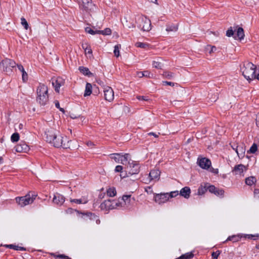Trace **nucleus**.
I'll return each instance as SVG.
<instances>
[{"mask_svg":"<svg viewBox=\"0 0 259 259\" xmlns=\"http://www.w3.org/2000/svg\"><path fill=\"white\" fill-rule=\"evenodd\" d=\"M46 141L57 148H70L71 141L63 137L59 132L53 128H47L45 132Z\"/></svg>","mask_w":259,"mask_h":259,"instance_id":"obj_1","label":"nucleus"},{"mask_svg":"<svg viewBox=\"0 0 259 259\" xmlns=\"http://www.w3.org/2000/svg\"><path fill=\"white\" fill-rule=\"evenodd\" d=\"M256 69V66L249 62L244 63L240 67V70L243 76L247 80L255 79V72Z\"/></svg>","mask_w":259,"mask_h":259,"instance_id":"obj_2","label":"nucleus"},{"mask_svg":"<svg viewBox=\"0 0 259 259\" xmlns=\"http://www.w3.org/2000/svg\"><path fill=\"white\" fill-rule=\"evenodd\" d=\"M135 22L138 27L143 31H149L151 29V22L150 20L145 16L140 15L136 17Z\"/></svg>","mask_w":259,"mask_h":259,"instance_id":"obj_3","label":"nucleus"},{"mask_svg":"<svg viewBox=\"0 0 259 259\" xmlns=\"http://www.w3.org/2000/svg\"><path fill=\"white\" fill-rule=\"evenodd\" d=\"M79 5V8L87 13L94 11L96 8L95 4L93 3L92 0H76Z\"/></svg>","mask_w":259,"mask_h":259,"instance_id":"obj_4","label":"nucleus"},{"mask_svg":"<svg viewBox=\"0 0 259 259\" xmlns=\"http://www.w3.org/2000/svg\"><path fill=\"white\" fill-rule=\"evenodd\" d=\"M36 198L34 195H31L30 193L23 197H18L15 198L17 203L21 207L31 204Z\"/></svg>","mask_w":259,"mask_h":259,"instance_id":"obj_5","label":"nucleus"},{"mask_svg":"<svg viewBox=\"0 0 259 259\" xmlns=\"http://www.w3.org/2000/svg\"><path fill=\"white\" fill-rule=\"evenodd\" d=\"M121 203H118L115 200H106L101 204L100 207L102 209H112L122 206Z\"/></svg>","mask_w":259,"mask_h":259,"instance_id":"obj_6","label":"nucleus"},{"mask_svg":"<svg viewBox=\"0 0 259 259\" xmlns=\"http://www.w3.org/2000/svg\"><path fill=\"white\" fill-rule=\"evenodd\" d=\"M126 172H128L127 177H128L130 175L132 176L138 174L140 171V167L136 162L134 161L131 162L128 161L126 167Z\"/></svg>","mask_w":259,"mask_h":259,"instance_id":"obj_7","label":"nucleus"},{"mask_svg":"<svg viewBox=\"0 0 259 259\" xmlns=\"http://www.w3.org/2000/svg\"><path fill=\"white\" fill-rule=\"evenodd\" d=\"M115 115L117 116H121L126 115L131 112L130 108L125 105L118 104L114 108Z\"/></svg>","mask_w":259,"mask_h":259,"instance_id":"obj_8","label":"nucleus"},{"mask_svg":"<svg viewBox=\"0 0 259 259\" xmlns=\"http://www.w3.org/2000/svg\"><path fill=\"white\" fill-rule=\"evenodd\" d=\"M16 63L12 60L6 59L0 63V69L7 72H11V68L15 66Z\"/></svg>","mask_w":259,"mask_h":259,"instance_id":"obj_9","label":"nucleus"},{"mask_svg":"<svg viewBox=\"0 0 259 259\" xmlns=\"http://www.w3.org/2000/svg\"><path fill=\"white\" fill-rule=\"evenodd\" d=\"M105 99L108 102H112L114 98V91L113 89L108 86L104 88Z\"/></svg>","mask_w":259,"mask_h":259,"instance_id":"obj_10","label":"nucleus"},{"mask_svg":"<svg viewBox=\"0 0 259 259\" xmlns=\"http://www.w3.org/2000/svg\"><path fill=\"white\" fill-rule=\"evenodd\" d=\"M169 200L168 193L157 194L154 196V200L158 204H162L167 202Z\"/></svg>","mask_w":259,"mask_h":259,"instance_id":"obj_11","label":"nucleus"},{"mask_svg":"<svg viewBox=\"0 0 259 259\" xmlns=\"http://www.w3.org/2000/svg\"><path fill=\"white\" fill-rule=\"evenodd\" d=\"M197 163L200 167L206 169L209 168L211 164L209 159L206 158H198L197 160Z\"/></svg>","mask_w":259,"mask_h":259,"instance_id":"obj_12","label":"nucleus"},{"mask_svg":"<svg viewBox=\"0 0 259 259\" xmlns=\"http://www.w3.org/2000/svg\"><path fill=\"white\" fill-rule=\"evenodd\" d=\"M65 201V198L62 195H60V194L56 193L54 195L53 202L57 204V205H62L63 204V203Z\"/></svg>","mask_w":259,"mask_h":259,"instance_id":"obj_13","label":"nucleus"},{"mask_svg":"<svg viewBox=\"0 0 259 259\" xmlns=\"http://www.w3.org/2000/svg\"><path fill=\"white\" fill-rule=\"evenodd\" d=\"M64 81L61 78H58L52 81V85L55 88V91L59 93L60 88L64 85Z\"/></svg>","mask_w":259,"mask_h":259,"instance_id":"obj_14","label":"nucleus"},{"mask_svg":"<svg viewBox=\"0 0 259 259\" xmlns=\"http://www.w3.org/2000/svg\"><path fill=\"white\" fill-rule=\"evenodd\" d=\"M48 91L47 86L44 84H40L37 89V95H48Z\"/></svg>","mask_w":259,"mask_h":259,"instance_id":"obj_15","label":"nucleus"},{"mask_svg":"<svg viewBox=\"0 0 259 259\" xmlns=\"http://www.w3.org/2000/svg\"><path fill=\"white\" fill-rule=\"evenodd\" d=\"M29 148L28 145L25 143H20L15 147V150L17 152H26Z\"/></svg>","mask_w":259,"mask_h":259,"instance_id":"obj_16","label":"nucleus"},{"mask_svg":"<svg viewBox=\"0 0 259 259\" xmlns=\"http://www.w3.org/2000/svg\"><path fill=\"white\" fill-rule=\"evenodd\" d=\"M163 66V60L161 58H155L152 61V66L154 68L161 69Z\"/></svg>","mask_w":259,"mask_h":259,"instance_id":"obj_17","label":"nucleus"},{"mask_svg":"<svg viewBox=\"0 0 259 259\" xmlns=\"http://www.w3.org/2000/svg\"><path fill=\"white\" fill-rule=\"evenodd\" d=\"M48 95H37L36 101L41 105H45L48 101Z\"/></svg>","mask_w":259,"mask_h":259,"instance_id":"obj_18","label":"nucleus"},{"mask_svg":"<svg viewBox=\"0 0 259 259\" xmlns=\"http://www.w3.org/2000/svg\"><path fill=\"white\" fill-rule=\"evenodd\" d=\"M160 171L158 169H154L149 173V177L151 180L158 181L159 179Z\"/></svg>","mask_w":259,"mask_h":259,"instance_id":"obj_19","label":"nucleus"},{"mask_svg":"<svg viewBox=\"0 0 259 259\" xmlns=\"http://www.w3.org/2000/svg\"><path fill=\"white\" fill-rule=\"evenodd\" d=\"M233 148L235 150L239 158H242L244 156L245 149L243 146H238L236 148Z\"/></svg>","mask_w":259,"mask_h":259,"instance_id":"obj_20","label":"nucleus"},{"mask_svg":"<svg viewBox=\"0 0 259 259\" xmlns=\"http://www.w3.org/2000/svg\"><path fill=\"white\" fill-rule=\"evenodd\" d=\"M208 191L218 196H222L224 194L223 190L217 189L214 186H210L208 187Z\"/></svg>","mask_w":259,"mask_h":259,"instance_id":"obj_21","label":"nucleus"},{"mask_svg":"<svg viewBox=\"0 0 259 259\" xmlns=\"http://www.w3.org/2000/svg\"><path fill=\"white\" fill-rule=\"evenodd\" d=\"M131 195H123L122 196L121 200L122 202H118V203H121L123 205L122 207H125L126 206H128L130 204L131 202ZM119 207H122V206H119Z\"/></svg>","mask_w":259,"mask_h":259,"instance_id":"obj_22","label":"nucleus"},{"mask_svg":"<svg viewBox=\"0 0 259 259\" xmlns=\"http://www.w3.org/2000/svg\"><path fill=\"white\" fill-rule=\"evenodd\" d=\"M178 29V25L174 24H168L166 27V32L167 34L170 32H176Z\"/></svg>","mask_w":259,"mask_h":259,"instance_id":"obj_23","label":"nucleus"},{"mask_svg":"<svg viewBox=\"0 0 259 259\" xmlns=\"http://www.w3.org/2000/svg\"><path fill=\"white\" fill-rule=\"evenodd\" d=\"M190 193L191 190L190 188L185 187L181 190L180 194L185 198H188L190 197Z\"/></svg>","mask_w":259,"mask_h":259,"instance_id":"obj_24","label":"nucleus"},{"mask_svg":"<svg viewBox=\"0 0 259 259\" xmlns=\"http://www.w3.org/2000/svg\"><path fill=\"white\" fill-rule=\"evenodd\" d=\"M244 35L243 29L242 27H239L234 37L235 39H239L241 40L244 38Z\"/></svg>","mask_w":259,"mask_h":259,"instance_id":"obj_25","label":"nucleus"},{"mask_svg":"<svg viewBox=\"0 0 259 259\" xmlns=\"http://www.w3.org/2000/svg\"><path fill=\"white\" fill-rule=\"evenodd\" d=\"M137 75L140 78H142L144 76L148 77V78L153 77V74L148 71H144L143 72H137Z\"/></svg>","mask_w":259,"mask_h":259,"instance_id":"obj_26","label":"nucleus"},{"mask_svg":"<svg viewBox=\"0 0 259 259\" xmlns=\"http://www.w3.org/2000/svg\"><path fill=\"white\" fill-rule=\"evenodd\" d=\"M245 169V167L243 164H239L235 166L233 172H235V175H239L242 174L244 169Z\"/></svg>","mask_w":259,"mask_h":259,"instance_id":"obj_27","label":"nucleus"},{"mask_svg":"<svg viewBox=\"0 0 259 259\" xmlns=\"http://www.w3.org/2000/svg\"><path fill=\"white\" fill-rule=\"evenodd\" d=\"M70 201L71 202H74L77 204H85L88 201V198L85 196L82 197L80 199H71Z\"/></svg>","mask_w":259,"mask_h":259,"instance_id":"obj_28","label":"nucleus"},{"mask_svg":"<svg viewBox=\"0 0 259 259\" xmlns=\"http://www.w3.org/2000/svg\"><path fill=\"white\" fill-rule=\"evenodd\" d=\"M19 70L22 72V80L23 81H26L28 79V75L26 71L24 70L23 67L21 65H17Z\"/></svg>","mask_w":259,"mask_h":259,"instance_id":"obj_29","label":"nucleus"},{"mask_svg":"<svg viewBox=\"0 0 259 259\" xmlns=\"http://www.w3.org/2000/svg\"><path fill=\"white\" fill-rule=\"evenodd\" d=\"M92 92V86L90 83H87L85 86V92L84 94V96H89L91 94Z\"/></svg>","mask_w":259,"mask_h":259,"instance_id":"obj_30","label":"nucleus"},{"mask_svg":"<svg viewBox=\"0 0 259 259\" xmlns=\"http://www.w3.org/2000/svg\"><path fill=\"white\" fill-rule=\"evenodd\" d=\"M79 70L83 73L85 75H88L90 76L92 75L93 74L90 71L89 69L83 66L80 67L79 68Z\"/></svg>","mask_w":259,"mask_h":259,"instance_id":"obj_31","label":"nucleus"},{"mask_svg":"<svg viewBox=\"0 0 259 259\" xmlns=\"http://www.w3.org/2000/svg\"><path fill=\"white\" fill-rule=\"evenodd\" d=\"M121 156V155L118 153H114L110 154L111 158L114 159L115 161V162L117 163L120 162Z\"/></svg>","mask_w":259,"mask_h":259,"instance_id":"obj_32","label":"nucleus"},{"mask_svg":"<svg viewBox=\"0 0 259 259\" xmlns=\"http://www.w3.org/2000/svg\"><path fill=\"white\" fill-rule=\"evenodd\" d=\"M256 182V179L254 177H250L245 179V183L249 186L252 185Z\"/></svg>","mask_w":259,"mask_h":259,"instance_id":"obj_33","label":"nucleus"},{"mask_svg":"<svg viewBox=\"0 0 259 259\" xmlns=\"http://www.w3.org/2000/svg\"><path fill=\"white\" fill-rule=\"evenodd\" d=\"M130 157V155L128 154H125L121 156L120 158V162L122 164H124L126 166L127 165L126 163V162L128 161Z\"/></svg>","mask_w":259,"mask_h":259,"instance_id":"obj_34","label":"nucleus"},{"mask_svg":"<svg viewBox=\"0 0 259 259\" xmlns=\"http://www.w3.org/2000/svg\"><path fill=\"white\" fill-rule=\"evenodd\" d=\"M107 195L109 197H113L116 195V191L115 188H110L107 191Z\"/></svg>","mask_w":259,"mask_h":259,"instance_id":"obj_35","label":"nucleus"},{"mask_svg":"<svg viewBox=\"0 0 259 259\" xmlns=\"http://www.w3.org/2000/svg\"><path fill=\"white\" fill-rule=\"evenodd\" d=\"M242 235H233L232 236H229L226 241H231L233 240L234 241H238L239 239L242 237Z\"/></svg>","mask_w":259,"mask_h":259,"instance_id":"obj_36","label":"nucleus"},{"mask_svg":"<svg viewBox=\"0 0 259 259\" xmlns=\"http://www.w3.org/2000/svg\"><path fill=\"white\" fill-rule=\"evenodd\" d=\"M121 48L120 45H117L115 46L114 49V54L115 56L116 57H118L120 55V51L119 49Z\"/></svg>","mask_w":259,"mask_h":259,"instance_id":"obj_37","label":"nucleus"},{"mask_svg":"<svg viewBox=\"0 0 259 259\" xmlns=\"http://www.w3.org/2000/svg\"><path fill=\"white\" fill-rule=\"evenodd\" d=\"M85 32L89 33V34H91L92 35H95L96 34H99V32L98 31L99 30H94L93 29H92L91 27H87L85 28Z\"/></svg>","mask_w":259,"mask_h":259,"instance_id":"obj_38","label":"nucleus"},{"mask_svg":"<svg viewBox=\"0 0 259 259\" xmlns=\"http://www.w3.org/2000/svg\"><path fill=\"white\" fill-rule=\"evenodd\" d=\"M11 140L13 142H18L19 140V135L18 133H14L11 137Z\"/></svg>","mask_w":259,"mask_h":259,"instance_id":"obj_39","label":"nucleus"},{"mask_svg":"<svg viewBox=\"0 0 259 259\" xmlns=\"http://www.w3.org/2000/svg\"><path fill=\"white\" fill-rule=\"evenodd\" d=\"M99 34H102L103 35H110L111 33V30L109 28H106L104 30H99Z\"/></svg>","mask_w":259,"mask_h":259,"instance_id":"obj_40","label":"nucleus"},{"mask_svg":"<svg viewBox=\"0 0 259 259\" xmlns=\"http://www.w3.org/2000/svg\"><path fill=\"white\" fill-rule=\"evenodd\" d=\"M205 50L206 51H208L209 54H211V53L214 52L215 51H216L217 48H216V47L215 46H210V45H207L205 47Z\"/></svg>","mask_w":259,"mask_h":259,"instance_id":"obj_41","label":"nucleus"},{"mask_svg":"<svg viewBox=\"0 0 259 259\" xmlns=\"http://www.w3.org/2000/svg\"><path fill=\"white\" fill-rule=\"evenodd\" d=\"M206 186L203 187L202 186H201L198 190V194L199 195L204 194L206 191Z\"/></svg>","mask_w":259,"mask_h":259,"instance_id":"obj_42","label":"nucleus"},{"mask_svg":"<svg viewBox=\"0 0 259 259\" xmlns=\"http://www.w3.org/2000/svg\"><path fill=\"white\" fill-rule=\"evenodd\" d=\"M193 254L192 253H187L185 254L182 255L181 257V259H187V258H191L193 257Z\"/></svg>","mask_w":259,"mask_h":259,"instance_id":"obj_43","label":"nucleus"},{"mask_svg":"<svg viewBox=\"0 0 259 259\" xmlns=\"http://www.w3.org/2000/svg\"><path fill=\"white\" fill-rule=\"evenodd\" d=\"M125 22H123V25L124 26H125L129 29H134L136 27V25L134 24H131L130 25H128L127 24V20L126 18H125Z\"/></svg>","mask_w":259,"mask_h":259,"instance_id":"obj_44","label":"nucleus"},{"mask_svg":"<svg viewBox=\"0 0 259 259\" xmlns=\"http://www.w3.org/2000/svg\"><path fill=\"white\" fill-rule=\"evenodd\" d=\"M21 24L24 26V28L25 29H28V23L27 22V21L26 20V19L22 17L21 18Z\"/></svg>","mask_w":259,"mask_h":259,"instance_id":"obj_45","label":"nucleus"},{"mask_svg":"<svg viewBox=\"0 0 259 259\" xmlns=\"http://www.w3.org/2000/svg\"><path fill=\"white\" fill-rule=\"evenodd\" d=\"M7 246L10 248H13L15 250H24V248L23 247H19V246H16V245H12V244H10V245H7Z\"/></svg>","mask_w":259,"mask_h":259,"instance_id":"obj_46","label":"nucleus"},{"mask_svg":"<svg viewBox=\"0 0 259 259\" xmlns=\"http://www.w3.org/2000/svg\"><path fill=\"white\" fill-rule=\"evenodd\" d=\"M135 46L137 48H145L148 45L141 42H137L135 44Z\"/></svg>","mask_w":259,"mask_h":259,"instance_id":"obj_47","label":"nucleus"},{"mask_svg":"<svg viewBox=\"0 0 259 259\" xmlns=\"http://www.w3.org/2000/svg\"><path fill=\"white\" fill-rule=\"evenodd\" d=\"M163 75L168 79H171L174 77V74L170 72H165L163 73Z\"/></svg>","mask_w":259,"mask_h":259,"instance_id":"obj_48","label":"nucleus"},{"mask_svg":"<svg viewBox=\"0 0 259 259\" xmlns=\"http://www.w3.org/2000/svg\"><path fill=\"white\" fill-rule=\"evenodd\" d=\"M257 146L255 144H253L249 149V152L251 153H255L257 150Z\"/></svg>","mask_w":259,"mask_h":259,"instance_id":"obj_49","label":"nucleus"},{"mask_svg":"<svg viewBox=\"0 0 259 259\" xmlns=\"http://www.w3.org/2000/svg\"><path fill=\"white\" fill-rule=\"evenodd\" d=\"M178 194H179V192L178 191H172V192H171L170 193H168V195L169 196V198L175 197L177 196Z\"/></svg>","mask_w":259,"mask_h":259,"instance_id":"obj_50","label":"nucleus"},{"mask_svg":"<svg viewBox=\"0 0 259 259\" xmlns=\"http://www.w3.org/2000/svg\"><path fill=\"white\" fill-rule=\"evenodd\" d=\"M234 35V31L233 30L232 27H230L226 32V35L228 37L232 36Z\"/></svg>","mask_w":259,"mask_h":259,"instance_id":"obj_51","label":"nucleus"},{"mask_svg":"<svg viewBox=\"0 0 259 259\" xmlns=\"http://www.w3.org/2000/svg\"><path fill=\"white\" fill-rule=\"evenodd\" d=\"M84 52L86 54H89L92 55V50L91 49V47L89 45H86V48L85 49Z\"/></svg>","mask_w":259,"mask_h":259,"instance_id":"obj_52","label":"nucleus"},{"mask_svg":"<svg viewBox=\"0 0 259 259\" xmlns=\"http://www.w3.org/2000/svg\"><path fill=\"white\" fill-rule=\"evenodd\" d=\"M221 251L220 250H218L216 252H213L211 254V255L213 258L217 259Z\"/></svg>","mask_w":259,"mask_h":259,"instance_id":"obj_53","label":"nucleus"},{"mask_svg":"<svg viewBox=\"0 0 259 259\" xmlns=\"http://www.w3.org/2000/svg\"><path fill=\"white\" fill-rule=\"evenodd\" d=\"M123 169V167L121 165H117L116 166L115 168V171L116 172H121Z\"/></svg>","mask_w":259,"mask_h":259,"instance_id":"obj_54","label":"nucleus"},{"mask_svg":"<svg viewBox=\"0 0 259 259\" xmlns=\"http://www.w3.org/2000/svg\"><path fill=\"white\" fill-rule=\"evenodd\" d=\"M23 125L22 123H19L15 125V130H21L22 129Z\"/></svg>","mask_w":259,"mask_h":259,"instance_id":"obj_55","label":"nucleus"},{"mask_svg":"<svg viewBox=\"0 0 259 259\" xmlns=\"http://www.w3.org/2000/svg\"><path fill=\"white\" fill-rule=\"evenodd\" d=\"M86 145L89 146V147H90L91 148H93L95 146V144H94V143H93L91 141H88L86 143Z\"/></svg>","mask_w":259,"mask_h":259,"instance_id":"obj_56","label":"nucleus"},{"mask_svg":"<svg viewBox=\"0 0 259 259\" xmlns=\"http://www.w3.org/2000/svg\"><path fill=\"white\" fill-rule=\"evenodd\" d=\"M137 98L139 100H144V101H148V99H147L145 96H137Z\"/></svg>","mask_w":259,"mask_h":259,"instance_id":"obj_57","label":"nucleus"},{"mask_svg":"<svg viewBox=\"0 0 259 259\" xmlns=\"http://www.w3.org/2000/svg\"><path fill=\"white\" fill-rule=\"evenodd\" d=\"M58 257L61 258H65V259H69V257L68 256L65 255L64 254H60L57 256Z\"/></svg>","mask_w":259,"mask_h":259,"instance_id":"obj_58","label":"nucleus"},{"mask_svg":"<svg viewBox=\"0 0 259 259\" xmlns=\"http://www.w3.org/2000/svg\"><path fill=\"white\" fill-rule=\"evenodd\" d=\"M163 83L165 84L169 85H174V83L172 82L163 81Z\"/></svg>","mask_w":259,"mask_h":259,"instance_id":"obj_59","label":"nucleus"},{"mask_svg":"<svg viewBox=\"0 0 259 259\" xmlns=\"http://www.w3.org/2000/svg\"><path fill=\"white\" fill-rule=\"evenodd\" d=\"M210 171H211L212 172H213V173H214V174H218V172H219V170H218V169H214V168H211L210 169Z\"/></svg>","mask_w":259,"mask_h":259,"instance_id":"obj_60","label":"nucleus"},{"mask_svg":"<svg viewBox=\"0 0 259 259\" xmlns=\"http://www.w3.org/2000/svg\"><path fill=\"white\" fill-rule=\"evenodd\" d=\"M244 237L245 238H251L253 237H254V236L253 235H244Z\"/></svg>","mask_w":259,"mask_h":259,"instance_id":"obj_61","label":"nucleus"},{"mask_svg":"<svg viewBox=\"0 0 259 259\" xmlns=\"http://www.w3.org/2000/svg\"><path fill=\"white\" fill-rule=\"evenodd\" d=\"M55 106H56V107L57 108H59H59H60V104H59V102H58V101H56L55 102Z\"/></svg>","mask_w":259,"mask_h":259,"instance_id":"obj_62","label":"nucleus"},{"mask_svg":"<svg viewBox=\"0 0 259 259\" xmlns=\"http://www.w3.org/2000/svg\"><path fill=\"white\" fill-rule=\"evenodd\" d=\"M149 135H152V136H154L156 138H157L158 137V135H157L155 133H150L148 134Z\"/></svg>","mask_w":259,"mask_h":259,"instance_id":"obj_63","label":"nucleus"},{"mask_svg":"<svg viewBox=\"0 0 259 259\" xmlns=\"http://www.w3.org/2000/svg\"><path fill=\"white\" fill-rule=\"evenodd\" d=\"M256 124L257 126H259V115L256 118Z\"/></svg>","mask_w":259,"mask_h":259,"instance_id":"obj_64","label":"nucleus"}]
</instances>
